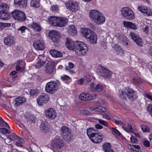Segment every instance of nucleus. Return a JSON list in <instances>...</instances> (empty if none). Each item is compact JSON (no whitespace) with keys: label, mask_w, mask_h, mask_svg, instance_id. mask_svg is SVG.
Returning <instances> with one entry per match:
<instances>
[{"label":"nucleus","mask_w":152,"mask_h":152,"mask_svg":"<svg viewBox=\"0 0 152 152\" xmlns=\"http://www.w3.org/2000/svg\"><path fill=\"white\" fill-rule=\"evenodd\" d=\"M81 31L82 35L89 43L94 45L96 43L98 36L94 32L87 28H82Z\"/></svg>","instance_id":"f257e3e1"},{"label":"nucleus","mask_w":152,"mask_h":152,"mask_svg":"<svg viewBox=\"0 0 152 152\" xmlns=\"http://www.w3.org/2000/svg\"><path fill=\"white\" fill-rule=\"evenodd\" d=\"M33 45L35 49L38 50H43L45 48L44 42L42 40L35 41Z\"/></svg>","instance_id":"aec40b11"},{"label":"nucleus","mask_w":152,"mask_h":152,"mask_svg":"<svg viewBox=\"0 0 152 152\" xmlns=\"http://www.w3.org/2000/svg\"><path fill=\"white\" fill-rule=\"evenodd\" d=\"M45 114L46 117L51 119H55L57 115L56 111L52 108L47 109L45 111Z\"/></svg>","instance_id":"dca6fc26"},{"label":"nucleus","mask_w":152,"mask_h":152,"mask_svg":"<svg viewBox=\"0 0 152 152\" xmlns=\"http://www.w3.org/2000/svg\"><path fill=\"white\" fill-rule=\"evenodd\" d=\"M10 16L9 12L7 10H1L0 11V18L4 20H7L10 19Z\"/></svg>","instance_id":"393cba45"},{"label":"nucleus","mask_w":152,"mask_h":152,"mask_svg":"<svg viewBox=\"0 0 152 152\" xmlns=\"http://www.w3.org/2000/svg\"><path fill=\"white\" fill-rule=\"evenodd\" d=\"M103 135L101 133H97L90 139L92 142L94 143H99L102 141Z\"/></svg>","instance_id":"6ab92c4d"},{"label":"nucleus","mask_w":152,"mask_h":152,"mask_svg":"<svg viewBox=\"0 0 152 152\" xmlns=\"http://www.w3.org/2000/svg\"><path fill=\"white\" fill-rule=\"evenodd\" d=\"M129 36L136 43V44L140 46L143 45V43L141 38L139 37L138 35L135 33L130 32L129 34Z\"/></svg>","instance_id":"f3484780"},{"label":"nucleus","mask_w":152,"mask_h":152,"mask_svg":"<svg viewBox=\"0 0 152 152\" xmlns=\"http://www.w3.org/2000/svg\"><path fill=\"white\" fill-rule=\"evenodd\" d=\"M68 66L66 67V70L69 72L70 74H73L75 73V72L73 70L71 69H73L74 66V64L72 63L69 62L68 64Z\"/></svg>","instance_id":"72a5a7b5"},{"label":"nucleus","mask_w":152,"mask_h":152,"mask_svg":"<svg viewBox=\"0 0 152 152\" xmlns=\"http://www.w3.org/2000/svg\"><path fill=\"white\" fill-rule=\"evenodd\" d=\"M143 145L147 147H149L150 145V142L147 140H144L142 141Z\"/></svg>","instance_id":"864d4df0"},{"label":"nucleus","mask_w":152,"mask_h":152,"mask_svg":"<svg viewBox=\"0 0 152 152\" xmlns=\"http://www.w3.org/2000/svg\"><path fill=\"white\" fill-rule=\"evenodd\" d=\"M123 128L125 131L128 132H131L132 133L134 132L132 126L130 124H127L126 127L124 126Z\"/></svg>","instance_id":"a18cd8bd"},{"label":"nucleus","mask_w":152,"mask_h":152,"mask_svg":"<svg viewBox=\"0 0 152 152\" xmlns=\"http://www.w3.org/2000/svg\"><path fill=\"white\" fill-rule=\"evenodd\" d=\"M49 35L50 38L54 42H57L59 41L61 37L59 32L54 30L50 31Z\"/></svg>","instance_id":"f8f14e48"},{"label":"nucleus","mask_w":152,"mask_h":152,"mask_svg":"<svg viewBox=\"0 0 152 152\" xmlns=\"http://www.w3.org/2000/svg\"><path fill=\"white\" fill-rule=\"evenodd\" d=\"M147 110L149 112L150 114H151L152 112V104H149L147 107Z\"/></svg>","instance_id":"4d7b16f0"},{"label":"nucleus","mask_w":152,"mask_h":152,"mask_svg":"<svg viewBox=\"0 0 152 152\" xmlns=\"http://www.w3.org/2000/svg\"><path fill=\"white\" fill-rule=\"evenodd\" d=\"M98 120L99 123L107 127V129H109L110 132L113 134L115 136H119L121 134L117 129L109 125L107 122L106 121L100 119H98Z\"/></svg>","instance_id":"1a4fd4ad"},{"label":"nucleus","mask_w":152,"mask_h":152,"mask_svg":"<svg viewBox=\"0 0 152 152\" xmlns=\"http://www.w3.org/2000/svg\"><path fill=\"white\" fill-rule=\"evenodd\" d=\"M141 127L143 132H150L149 127L145 124L141 125Z\"/></svg>","instance_id":"09e8293b"},{"label":"nucleus","mask_w":152,"mask_h":152,"mask_svg":"<svg viewBox=\"0 0 152 152\" xmlns=\"http://www.w3.org/2000/svg\"><path fill=\"white\" fill-rule=\"evenodd\" d=\"M102 116V118H103L106 119L107 120L110 119V117L106 113H104L103 114Z\"/></svg>","instance_id":"0e129e2a"},{"label":"nucleus","mask_w":152,"mask_h":152,"mask_svg":"<svg viewBox=\"0 0 152 152\" xmlns=\"http://www.w3.org/2000/svg\"><path fill=\"white\" fill-rule=\"evenodd\" d=\"M36 118L33 115H29L26 117V120L27 121H29L33 123L35 122Z\"/></svg>","instance_id":"c03bdc74"},{"label":"nucleus","mask_w":152,"mask_h":152,"mask_svg":"<svg viewBox=\"0 0 152 152\" xmlns=\"http://www.w3.org/2000/svg\"><path fill=\"white\" fill-rule=\"evenodd\" d=\"M88 51V48L86 44L83 42L78 41L77 42V46L75 53L79 56L85 55Z\"/></svg>","instance_id":"39448f33"},{"label":"nucleus","mask_w":152,"mask_h":152,"mask_svg":"<svg viewBox=\"0 0 152 152\" xmlns=\"http://www.w3.org/2000/svg\"><path fill=\"white\" fill-rule=\"evenodd\" d=\"M58 20L57 26L64 27L67 24V19L64 17H58Z\"/></svg>","instance_id":"b1692460"},{"label":"nucleus","mask_w":152,"mask_h":152,"mask_svg":"<svg viewBox=\"0 0 152 152\" xmlns=\"http://www.w3.org/2000/svg\"><path fill=\"white\" fill-rule=\"evenodd\" d=\"M128 147L129 149L137 152L139 151L140 148V146L138 145H128Z\"/></svg>","instance_id":"a19ab883"},{"label":"nucleus","mask_w":152,"mask_h":152,"mask_svg":"<svg viewBox=\"0 0 152 152\" xmlns=\"http://www.w3.org/2000/svg\"><path fill=\"white\" fill-rule=\"evenodd\" d=\"M2 124L1 125V126H4L7 127L8 128L10 129V127L8 124L6 122L4 121V120L2 121Z\"/></svg>","instance_id":"052dcab7"},{"label":"nucleus","mask_w":152,"mask_h":152,"mask_svg":"<svg viewBox=\"0 0 152 152\" xmlns=\"http://www.w3.org/2000/svg\"><path fill=\"white\" fill-rule=\"evenodd\" d=\"M97 72L100 75L106 77H110L111 72L108 69L102 66H99L97 68Z\"/></svg>","instance_id":"9b49d317"},{"label":"nucleus","mask_w":152,"mask_h":152,"mask_svg":"<svg viewBox=\"0 0 152 152\" xmlns=\"http://www.w3.org/2000/svg\"><path fill=\"white\" fill-rule=\"evenodd\" d=\"M0 132L2 134H10V133L9 129L3 128H0Z\"/></svg>","instance_id":"3c124183"},{"label":"nucleus","mask_w":152,"mask_h":152,"mask_svg":"<svg viewBox=\"0 0 152 152\" xmlns=\"http://www.w3.org/2000/svg\"><path fill=\"white\" fill-rule=\"evenodd\" d=\"M58 17L51 16L48 18V21L50 24L53 26H57Z\"/></svg>","instance_id":"c756f323"},{"label":"nucleus","mask_w":152,"mask_h":152,"mask_svg":"<svg viewBox=\"0 0 152 152\" xmlns=\"http://www.w3.org/2000/svg\"><path fill=\"white\" fill-rule=\"evenodd\" d=\"M66 44L67 48L69 50L75 52L77 46V42L78 41H74L69 38H67L66 40Z\"/></svg>","instance_id":"ddd939ff"},{"label":"nucleus","mask_w":152,"mask_h":152,"mask_svg":"<svg viewBox=\"0 0 152 152\" xmlns=\"http://www.w3.org/2000/svg\"><path fill=\"white\" fill-rule=\"evenodd\" d=\"M50 145V148L54 151H56L63 147L64 144L60 137L57 136L51 141Z\"/></svg>","instance_id":"20e7f679"},{"label":"nucleus","mask_w":152,"mask_h":152,"mask_svg":"<svg viewBox=\"0 0 152 152\" xmlns=\"http://www.w3.org/2000/svg\"><path fill=\"white\" fill-rule=\"evenodd\" d=\"M80 113L81 114H82L84 115H89L90 113L86 110H80Z\"/></svg>","instance_id":"69168bd1"},{"label":"nucleus","mask_w":152,"mask_h":152,"mask_svg":"<svg viewBox=\"0 0 152 152\" xmlns=\"http://www.w3.org/2000/svg\"><path fill=\"white\" fill-rule=\"evenodd\" d=\"M16 140V145L17 146L21 147L23 146V144L24 142V140L23 139L18 137Z\"/></svg>","instance_id":"79ce46f5"},{"label":"nucleus","mask_w":152,"mask_h":152,"mask_svg":"<svg viewBox=\"0 0 152 152\" xmlns=\"http://www.w3.org/2000/svg\"><path fill=\"white\" fill-rule=\"evenodd\" d=\"M61 134L63 138L67 141H69L72 139V134L69 128L63 126L61 129Z\"/></svg>","instance_id":"6e6552de"},{"label":"nucleus","mask_w":152,"mask_h":152,"mask_svg":"<svg viewBox=\"0 0 152 152\" xmlns=\"http://www.w3.org/2000/svg\"><path fill=\"white\" fill-rule=\"evenodd\" d=\"M66 5L68 9L77 10L78 7V4L76 2L71 1L66 2Z\"/></svg>","instance_id":"412c9836"},{"label":"nucleus","mask_w":152,"mask_h":152,"mask_svg":"<svg viewBox=\"0 0 152 152\" xmlns=\"http://www.w3.org/2000/svg\"><path fill=\"white\" fill-rule=\"evenodd\" d=\"M27 29V28L25 26H22L17 29L18 30L20 31V33H23L25 32V31Z\"/></svg>","instance_id":"603ef678"},{"label":"nucleus","mask_w":152,"mask_h":152,"mask_svg":"<svg viewBox=\"0 0 152 152\" xmlns=\"http://www.w3.org/2000/svg\"><path fill=\"white\" fill-rule=\"evenodd\" d=\"M40 129L43 132H47L50 131V128L48 124L46 123L42 124L40 126Z\"/></svg>","instance_id":"2f4dec72"},{"label":"nucleus","mask_w":152,"mask_h":152,"mask_svg":"<svg viewBox=\"0 0 152 152\" xmlns=\"http://www.w3.org/2000/svg\"><path fill=\"white\" fill-rule=\"evenodd\" d=\"M11 14L14 19L19 21H23L26 19L25 13L20 10H14Z\"/></svg>","instance_id":"0eeeda50"},{"label":"nucleus","mask_w":152,"mask_h":152,"mask_svg":"<svg viewBox=\"0 0 152 152\" xmlns=\"http://www.w3.org/2000/svg\"><path fill=\"white\" fill-rule=\"evenodd\" d=\"M140 12L142 13L144 15L147 16L152 15V10H139Z\"/></svg>","instance_id":"37998d69"},{"label":"nucleus","mask_w":152,"mask_h":152,"mask_svg":"<svg viewBox=\"0 0 152 152\" xmlns=\"http://www.w3.org/2000/svg\"><path fill=\"white\" fill-rule=\"evenodd\" d=\"M54 62L52 61L48 62L45 67V73L48 75L52 74L54 71Z\"/></svg>","instance_id":"4468645a"},{"label":"nucleus","mask_w":152,"mask_h":152,"mask_svg":"<svg viewBox=\"0 0 152 152\" xmlns=\"http://www.w3.org/2000/svg\"><path fill=\"white\" fill-rule=\"evenodd\" d=\"M122 16L126 19L132 20L134 18V14L132 10H121Z\"/></svg>","instance_id":"a211bd4d"},{"label":"nucleus","mask_w":152,"mask_h":152,"mask_svg":"<svg viewBox=\"0 0 152 152\" xmlns=\"http://www.w3.org/2000/svg\"><path fill=\"white\" fill-rule=\"evenodd\" d=\"M90 94L87 92H83L79 96V98L80 100L85 101L90 100Z\"/></svg>","instance_id":"7c9ffc66"},{"label":"nucleus","mask_w":152,"mask_h":152,"mask_svg":"<svg viewBox=\"0 0 152 152\" xmlns=\"http://www.w3.org/2000/svg\"><path fill=\"white\" fill-rule=\"evenodd\" d=\"M50 100V97L48 94L46 93H42L39 96L37 99L38 104L40 106L46 104Z\"/></svg>","instance_id":"9d476101"},{"label":"nucleus","mask_w":152,"mask_h":152,"mask_svg":"<svg viewBox=\"0 0 152 152\" xmlns=\"http://www.w3.org/2000/svg\"><path fill=\"white\" fill-rule=\"evenodd\" d=\"M148 26H146L143 28V31L146 34H148L149 33V29Z\"/></svg>","instance_id":"e2e57ef3"},{"label":"nucleus","mask_w":152,"mask_h":152,"mask_svg":"<svg viewBox=\"0 0 152 152\" xmlns=\"http://www.w3.org/2000/svg\"><path fill=\"white\" fill-rule=\"evenodd\" d=\"M67 32L70 34L75 35L77 34L76 28L73 25H70L67 27Z\"/></svg>","instance_id":"bb28decb"},{"label":"nucleus","mask_w":152,"mask_h":152,"mask_svg":"<svg viewBox=\"0 0 152 152\" xmlns=\"http://www.w3.org/2000/svg\"><path fill=\"white\" fill-rule=\"evenodd\" d=\"M26 101V99L22 97H18L15 100V104L16 106L24 103Z\"/></svg>","instance_id":"f704fd0d"},{"label":"nucleus","mask_w":152,"mask_h":152,"mask_svg":"<svg viewBox=\"0 0 152 152\" xmlns=\"http://www.w3.org/2000/svg\"><path fill=\"white\" fill-rule=\"evenodd\" d=\"M61 79L65 83H69L71 81V78L67 75H64L61 76Z\"/></svg>","instance_id":"ea45409f"},{"label":"nucleus","mask_w":152,"mask_h":152,"mask_svg":"<svg viewBox=\"0 0 152 152\" xmlns=\"http://www.w3.org/2000/svg\"><path fill=\"white\" fill-rule=\"evenodd\" d=\"M113 48H114L115 50H116L118 54L120 55H122L124 54V51L123 49L120 47L118 45H114L113 46Z\"/></svg>","instance_id":"e433bc0d"},{"label":"nucleus","mask_w":152,"mask_h":152,"mask_svg":"<svg viewBox=\"0 0 152 152\" xmlns=\"http://www.w3.org/2000/svg\"><path fill=\"white\" fill-rule=\"evenodd\" d=\"M94 110L96 112H102L106 110L105 108L101 106H99L95 108H94Z\"/></svg>","instance_id":"de8ad7c7"},{"label":"nucleus","mask_w":152,"mask_h":152,"mask_svg":"<svg viewBox=\"0 0 152 152\" xmlns=\"http://www.w3.org/2000/svg\"><path fill=\"white\" fill-rule=\"evenodd\" d=\"M31 27L35 31H39L41 30L40 26L36 23H32L31 25Z\"/></svg>","instance_id":"58836bf2"},{"label":"nucleus","mask_w":152,"mask_h":152,"mask_svg":"<svg viewBox=\"0 0 152 152\" xmlns=\"http://www.w3.org/2000/svg\"><path fill=\"white\" fill-rule=\"evenodd\" d=\"M133 80L134 83L138 85L140 84V81L137 78L135 77H133Z\"/></svg>","instance_id":"13d9d810"},{"label":"nucleus","mask_w":152,"mask_h":152,"mask_svg":"<svg viewBox=\"0 0 152 152\" xmlns=\"http://www.w3.org/2000/svg\"><path fill=\"white\" fill-rule=\"evenodd\" d=\"M90 86L91 90L94 92H100L103 89V86L99 84L96 85L95 83H92L90 84Z\"/></svg>","instance_id":"5701e85b"},{"label":"nucleus","mask_w":152,"mask_h":152,"mask_svg":"<svg viewBox=\"0 0 152 152\" xmlns=\"http://www.w3.org/2000/svg\"><path fill=\"white\" fill-rule=\"evenodd\" d=\"M34 53L33 52L31 51H30L29 52V53L28 54V55L27 56V57L29 58L30 61H32L33 60L34 56L33 54Z\"/></svg>","instance_id":"5fc2aeb1"},{"label":"nucleus","mask_w":152,"mask_h":152,"mask_svg":"<svg viewBox=\"0 0 152 152\" xmlns=\"http://www.w3.org/2000/svg\"><path fill=\"white\" fill-rule=\"evenodd\" d=\"M92 76L89 74L86 75V79L88 82H90L91 80Z\"/></svg>","instance_id":"bf43d9fd"},{"label":"nucleus","mask_w":152,"mask_h":152,"mask_svg":"<svg viewBox=\"0 0 152 152\" xmlns=\"http://www.w3.org/2000/svg\"><path fill=\"white\" fill-rule=\"evenodd\" d=\"M147 54L149 56L152 57V47H150L148 49Z\"/></svg>","instance_id":"338daca9"},{"label":"nucleus","mask_w":152,"mask_h":152,"mask_svg":"<svg viewBox=\"0 0 152 152\" xmlns=\"http://www.w3.org/2000/svg\"><path fill=\"white\" fill-rule=\"evenodd\" d=\"M4 42L5 45L9 46H12L15 44V38L13 36L9 35L4 38Z\"/></svg>","instance_id":"2eb2a0df"},{"label":"nucleus","mask_w":152,"mask_h":152,"mask_svg":"<svg viewBox=\"0 0 152 152\" xmlns=\"http://www.w3.org/2000/svg\"><path fill=\"white\" fill-rule=\"evenodd\" d=\"M85 79L83 78H81L78 80L77 83L79 85H82L83 84Z\"/></svg>","instance_id":"680f3d73"},{"label":"nucleus","mask_w":152,"mask_h":152,"mask_svg":"<svg viewBox=\"0 0 152 152\" xmlns=\"http://www.w3.org/2000/svg\"><path fill=\"white\" fill-rule=\"evenodd\" d=\"M96 130L95 129L91 128H89L87 130V134L90 139L97 133H96Z\"/></svg>","instance_id":"c9c22d12"},{"label":"nucleus","mask_w":152,"mask_h":152,"mask_svg":"<svg viewBox=\"0 0 152 152\" xmlns=\"http://www.w3.org/2000/svg\"><path fill=\"white\" fill-rule=\"evenodd\" d=\"M136 94L133 91L128 88L119 91L120 96L124 99H126V96L129 99H135L136 98Z\"/></svg>","instance_id":"423d86ee"},{"label":"nucleus","mask_w":152,"mask_h":152,"mask_svg":"<svg viewBox=\"0 0 152 152\" xmlns=\"http://www.w3.org/2000/svg\"><path fill=\"white\" fill-rule=\"evenodd\" d=\"M58 9L59 6L57 5H53L51 6L50 10H58Z\"/></svg>","instance_id":"774afa93"},{"label":"nucleus","mask_w":152,"mask_h":152,"mask_svg":"<svg viewBox=\"0 0 152 152\" xmlns=\"http://www.w3.org/2000/svg\"><path fill=\"white\" fill-rule=\"evenodd\" d=\"M38 92V90L37 89H32L31 90L30 94L31 96H34L37 94Z\"/></svg>","instance_id":"6e6d98bb"},{"label":"nucleus","mask_w":152,"mask_h":152,"mask_svg":"<svg viewBox=\"0 0 152 152\" xmlns=\"http://www.w3.org/2000/svg\"><path fill=\"white\" fill-rule=\"evenodd\" d=\"M40 0H31L30 2V5L33 7L38 8L40 7Z\"/></svg>","instance_id":"4c0bfd02"},{"label":"nucleus","mask_w":152,"mask_h":152,"mask_svg":"<svg viewBox=\"0 0 152 152\" xmlns=\"http://www.w3.org/2000/svg\"><path fill=\"white\" fill-rule=\"evenodd\" d=\"M49 52L51 55L55 58L61 57L63 56L61 52L55 49H51Z\"/></svg>","instance_id":"c85d7f7f"},{"label":"nucleus","mask_w":152,"mask_h":152,"mask_svg":"<svg viewBox=\"0 0 152 152\" xmlns=\"http://www.w3.org/2000/svg\"><path fill=\"white\" fill-rule=\"evenodd\" d=\"M123 24L124 26L127 28H131L134 30L137 29V26L131 22L124 21Z\"/></svg>","instance_id":"a878e982"},{"label":"nucleus","mask_w":152,"mask_h":152,"mask_svg":"<svg viewBox=\"0 0 152 152\" xmlns=\"http://www.w3.org/2000/svg\"><path fill=\"white\" fill-rule=\"evenodd\" d=\"M60 86V82L58 81H50L47 83L45 90L48 93L53 94L58 90Z\"/></svg>","instance_id":"7ed1b4c3"},{"label":"nucleus","mask_w":152,"mask_h":152,"mask_svg":"<svg viewBox=\"0 0 152 152\" xmlns=\"http://www.w3.org/2000/svg\"><path fill=\"white\" fill-rule=\"evenodd\" d=\"M27 0H15L14 3L21 7L26 8L27 5Z\"/></svg>","instance_id":"cd10ccee"},{"label":"nucleus","mask_w":152,"mask_h":152,"mask_svg":"<svg viewBox=\"0 0 152 152\" xmlns=\"http://www.w3.org/2000/svg\"><path fill=\"white\" fill-rule=\"evenodd\" d=\"M18 136L15 134L14 133L12 135H9L7 136V138L12 140H16Z\"/></svg>","instance_id":"8fccbe9b"},{"label":"nucleus","mask_w":152,"mask_h":152,"mask_svg":"<svg viewBox=\"0 0 152 152\" xmlns=\"http://www.w3.org/2000/svg\"><path fill=\"white\" fill-rule=\"evenodd\" d=\"M89 17L98 25H102L105 21V18L103 14L98 10H91Z\"/></svg>","instance_id":"f03ea898"},{"label":"nucleus","mask_w":152,"mask_h":152,"mask_svg":"<svg viewBox=\"0 0 152 152\" xmlns=\"http://www.w3.org/2000/svg\"><path fill=\"white\" fill-rule=\"evenodd\" d=\"M10 6L8 4L0 2V9L2 10H8Z\"/></svg>","instance_id":"49530a36"},{"label":"nucleus","mask_w":152,"mask_h":152,"mask_svg":"<svg viewBox=\"0 0 152 152\" xmlns=\"http://www.w3.org/2000/svg\"><path fill=\"white\" fill-rule=\"evenodd\" d=\"M43 57L42 55H40L39 56L38 61L35 66L36 68H40L43 67L45 64V61L42 59Z\"/></svg>","instance_id":"4be33fe9"},{"label":"nucleus","mask_w":152,"mask_h":152,"mask_svg":"<svg viewBox=\"0 0 152 152\" xmlns=\"http://www.w3.org/2000/svg\"><path fill=\"white\" fill-rule=\"evenodd\" d=\"M103 148L105 152H113V150L111 148L110 144L106 142L103 145Z\"/></svg>","instance_id":"473e14b6"}]
</instances>
